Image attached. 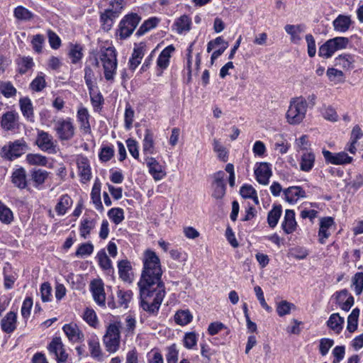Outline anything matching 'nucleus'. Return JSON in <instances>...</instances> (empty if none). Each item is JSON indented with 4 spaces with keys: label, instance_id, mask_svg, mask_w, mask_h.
Here are the masks:
<instances>
[{
    "label": "nucleus",
    "instance_id": "f257e3e1",
    "mask_svg": "<svg viewBox=\"0 0 363 363\" xmlns=\"http://www.w3.org/2000/svg\"><path fill=\"white\" fill-rule=\"evenodd\" d=\"M162 274L160 258L154 251L146 250L143 255V269L138 285L141 307L151 314L158 312L165 295Z\"/></svg>",
    "mask_w": 363,
    "mask_h": 363
},
{
    "label": "nucleus",
    "instance_id": "f03ea898",
    "mask_svg": "<svg viewBox=\"0 0 363 363\" xmlns=\"http://www.w3.org/2000/svg\"><path fill=\"white\" fill-rule=\"evenodd\" d=\"M89 61L96 67H99L100 61L104 68L105 79L107 81L113 80L117 69L116 52L113 47L101 48L99 57H89Z\"/></svg>",
    "mask_w": 363,
    "mask_h": 363
},
{
    "label": "nucleus",
    "instance_id": "7ed1b4c3",
    "mask_svg": "<svg viewBox=\"0 0 363 363\" xmlns=\"http://www.w3.org/2000/svg\"><path fill=\"white\" fill-rule=\"evenodd\" d=\"M307 109L308 104L306 98L303 96L292 98L286 113L287 123L294 125L302 123L306 118Z\"/></svg>",
    "mask_w": 363,
    "mask_h": 363
},
{
    "label": "nucleus",
    "instance_id": "20e7f679",
    "mask_svg": "<svg viewBox=\"0 0 363 363\" xmlns=\"http://www.w3.org/2000/svg\"><path fill=\"white\" fill-rule=\"evenodd\" d=\"M121 326L120 321H115L107 326L103 340L106 351L110 353H114L119 349Z\"/></svg>",
    "mask_w": 363,
    "mask_h": 363
},
{
    "label": "nucleus",
    "instance_id": "39448f33",
    "mask_svg": "<svg viewBox=\"0 0 363 363\" xmlns=\"http://www.w3.org/2000/svg\"><path fill=\"white\" fill-rule=\"evenodd\" d=\"M28 149L27 143L23 138L10 141L4 145L0 151L1 157L6 160L13 161L26 152Z\"/></svg>",
    "mask_w": 363,
    "mask_h": 363
},
{
    "label": "nucleus",
    "instance_id": "423d86ee",
    "mask_svg": "<svg viewBox=\"0 0 363 363\" xmlns=\"http://www.w3.org/2000/svg\"><path fill=\"white\" fill-rule=\"evenodd\" d=\"M141 21V17L136 13L126 14L121 20L116 31V35L121 40L129 38Z\"/></svg>",
    "mask_w": 363,
    "mask_h": 363
},
{
    "label": "nucleus",
    "instance_id": "0eeeda50",
    "mask_svg": "<svg viewBox=\"0 0 363 363\" xmlns=\"http://www.w3.org/2000/svg\"><path fill=\"white\" fill-rule=\"evenodd\" d=\"M54 130L61 141L71 140L75 135V126L70 118H60L55 123Z\"/></svg>",
    "mask_w": 363,
    "mask_h": 363
},
{
    "label": "nucleus",
    "instance_id": "6e6552de",
    "mask_svg": "<svg viewBox=\"0 0 363 363\" xmlns=\"http://www.w3.org/2000/svg\"><path fill=\"white\" fill-rule=\"evenodd\" d=\"M325 161L328 164L335 165H344L352 163L353 158L345 152L333 153L329 150L323 149L322 151Z\"/></svg>",
    "mask_w": 363,
    "mask_h": 363
},
{
    "label": "nucleus",
    "instance_id": "1a4fd4ad",
    "mask_svg": "<svg viewBox=\"0 0 363 363\" xmlns=\"http://www.w3.org/2000/svg\"><path fill=\"white\" fill-rule=\"evenodd\" d=\"M35 143L44 152L49 153L56 152V145L53 141V138L47 132L43 130L38 131Z\"/></svg>",
    "mask_w": 363,
    "mask_h": 363
},
{
    "label": "nucleus",
    "instance_id": "9d476101",
    "mask_svg": "<svg viewBox=\"0 0 363 363\" xmlns=\"http://www.w3.org/2000/svg\"><path fill=\"white\" fill-rule=\"evenodd\" d=\"M48 350L53 354L58 363L65 362L67 359V354L65 352L64 345L60 337H55L48 346Z\"/></svg>",
    "mask_w": 363,
    "mask_h": 363
},
{
    "label": "nucleus",
    "instance_id": "9b49d317",
    "mask_svg": "<svg viewBox=\"0 0 363 363\" xmlns=\"http://www.w3.org/2000/svg\"><path fill=\"white\" fill-rule=\"evenodd\" d=\"M145 162L149 169V173L152 176L155 181H160L166 176V172L164 167L156 160L155 158L147 157L145 159Z\"/></svg>",
    "mask_w": 363,
    "mask_h": 363
},
{
    "label": "nucleus",
    "instance_id": "f8f14e48",
    "mask_svg": "<svg viewBox=\"0 0 363 363\" xmlns=\"http://www.w3.org/2000/svg\"><path fill=\"white\" fill-rule=\"evenodd\" d=\"M79 175L83 183L89 182L91 178V167L89 160L84 156H79L77 159Z\"/></svg>",
    "mask_w": 363,
    "mask_h": 363
},
{
    "label": "nucleus",
    "instance_id": "ddd939ff",
    "mask_svg": "<svg viewBox=\"0 0 363 363\" xmlns=\"http://www.w3.org/2000/svg\"><path fill=\"white\" fill-rule=\"evenodd\" d=\"M90 287L94 300L99 306H104L106 303V295L104 289V284L101 280H94L91 281Z\"/></svg>",
    "mask_w": 363,
    "mask_h": 363
},
{
    "label": "nucleus",
    "instance_id": "4468645a",
    "mask_svg": "<svg viewBox=\"0 0 363 363\" xmlns=\"http://www.w3.org/2000/svg\"><path fill=\"white\" fill-rule=\"evenodd\" d=\"M175 48L172 45H168L166 47L159 55V57L157 60V66L159 69H160V72L157 74V75H161L163 72V70L166 69L169 65V60L174 52Z\"/></svg>",
    "mask_w": 363,
    "mask_h": 363
},
{
    "label": "nucleus",
    "instance_id": "2eb2a0df",
    "mask_svg": "<svg viewBox=\"0 0 363 363\" xmlns=\"http://www.w3.org/2000/svg\"><path fill=\"white\" fill-rule=\"evenodd\" d=\"M255 174L257 181L259 184L267 185L272 176V170L269 164L267 162L259 163L255 169Z\"/></svg>",
    "mask_w": 363,
    "mask_h": 363
},
{
    "label": "nucleus",
    "instance_id": "dca6fc26",
    "mask_svg": "<svg viewBox=\"0 0 363 363\" xmlns=\"http://www.w3.org/2000/svg\"><path fill=\"white\" fill-rule=\"evenodd\" d=\"M1 330L8 334L12 333L17 326V314L13 311H10L1 320Z\"/></svg>",
    "mask_w": 363,
    "mask_h": 363
},
{
    "label": "nucleus",
    "instance_id": "f3484780",
    "mask_svg": "<svg viewBox=\"0 0 363 363\" xmlns=\"http://www.w3.org/2000/svg\"><path fill=\"white\" fill-rule=\"evenodd\" d=\"M335 224L332 217H324L320 220V228L318 231L319 242L325 244L326 239L330 235L329 229Z\"/></svg>",
    "mask_w": 363,
    "mask_h": 363
},
{
    "label": "nucleus",
    "instance_id": "a211bd4d",
    "mask_svg": "<svg viewBox=\"0 0 363 363\" xmlns=\"http://www.w3.org/2000/svg\"><path fill=\"white\" fill-rule=\"evenodd\" d=\"M18 114L14 111H7L1 118V125L4 130H12L16 128L18 120Z\"/></svg>",
    "mask_w": 363,
    "mask_h": 363
},
{
    "label": "nucleus",
    "instance_id": "6ab92c4d",
    "mask_svg": "<svg viewBox=\"0 0 363 363\" xmlns=\"http://www.w3.org/2000/svg\"><path fill=\"white\" fill-rule=\"evenodd\" d=\"M145 47L146 45L144 43H140L134 48L132 56L129 60V67L130 69L135 70L140 64L141 60L145 55Z\"/></svg>",
    "mask_w": 363,
    "mask_h": 363
},
{
    "label": "nucleus",
    "instance_id": "aec40b11",
    "mask_svg": "<svg viewBox=\"0 0 363 363\" xmlns=\"http://www.w3.org/2000/svg\"><path fill=\"white\" fill-rule=\"evenodd\" d=\"M281 226L286 234H291L296 230L297 223L295 220V213L293 210L288 209L286 211Z\"/></svg>",
    "mask_w": 363,
    "mask_h": 363
},
{
    "label": "nucleus",
    "instance_id": "412c9836",
    "mask_svg": "<svg viewBox=\"0 0 363 363\" xmlns=\"http://www.w3.org/2000/svg\"><path fill=\"white\" fill-rule=\"evenodd\" d=\"M63 330L68 339L72 342H79L84 340V335L76 324H66L63 327Z\"/></svg>",
    "mask_w": 363,
    "mask_h": 363
},
{
    "label": "nucleus",
    "instance_id": "4be33fe9",
    "mask_svg": "<svg viewBox=\"0 0 363 363\" xmlns=\"http://www.w3.org/2000/svg\"><path fill=\"white\" fill-rule=\"evenodd\" d=\"M191 18L187 15H182L175 20L173 28L177 33L182 34L191 29Z\"/></svg>",
    "mask_w": 363,
    "mask_h": 363
},
{
    "label": "nucleus",
    "instance_id": "5701e85b",
    "mask_svg": "<svg viewBox=\"0 0 363 363\" xmlns=\"http://www.w3.org/2000/svg\"><path fill=\"white\" fill-rule=\"evenodd\" d=\"M285 199L287 202L293 203L298 198L306 197L305 191L299 186H291L284 191Z\"/></svg>",
    "mask_w": 363,
    "mask_h": 363
},
{
    "label": "nucleus",
    "instance_id": "b1692460",
    "mask_svg": "<svg viewBox=\"0 0 363 363\" xmlns=\"http://www.w3.org/2000/svg\"><path fill=\"white\" fill-rule=\"evenodd\" d=\"M77 121L80 125V129L84 133H91V126L89 124V114L86 108L82 107L77 111Z\"/></svg>",
    "mask_w": 363,
    "mask_h": 363
},
{
    "label": "nucleus",
    "instance_id": "393cba45",
    "mask_svg": "<svg viewBox=\"0 0 363 363\" xmlns=\"http://www.w3.org/2000/svg\"><path fill=\"white\" fill-rule=\"evenodd\" d=\"M344 323V318L341 317L338 313H335L330 315L327 326L335 333L339 334L342 330Z\"/></svg>",
    "mask_w": 363,
    "mask_h": 363
},
{
    "label": "nucleus",
    "instance_id": "a878e982",
    "mask_svg": "<svg viewBox=\"0 0 363 363\" xmlns=\"http://www.w3.org/2000/svg\"><path fill=\"white\" fill-rule=\"evenodd\" d=\"M20 109L22 114L28 121H34L33 107L30 99L28 97H23L19 100Z\"/></svg>",
    "mask_w": 363,
    "mask_h": 363
},
{
    "label": "nucleus",
    "instance_id": "bb28decb",
    "mask_svg": "<svg viewBox=\"0 0 363 363\" xmlns=\"http://www.w3.org/2000/svg\"><path fill=\"white\" fill-rule=\"evenodd\" d=\"M12 183L19 189H25L27 186L26 170L23 168L16 169L11 177Z\"/></svg>",
    "mask_w": 363,
    "mask_h": 363
},
{
    "label": "nucleus",
    "instance_id": "cd10ccee",
    "mask_svg": "<svg viewBox=\"0 0 363 363\" xmlns=\"http://www.w3.org/2000/svg\"><path fill=\"white\" fill-rule=\"evenodd\" d=\"M335 65L340 66L345 70H350L354 67V57L350 54L340 55L335 58Z\"/></svg>",
    "mask_w": 363,
    "mask_h": 363
},
{
    "label": "nucleus",
    "instance_id": "c85d7f7f",
    "mask_svg": "<svg viewBox=\"0 0 363 363\" xmlns=\"http://www.w3.org/2000/svg\"><path fill=\"white\" fill-rule=\"evenodd\" d=\"M117 18L118 16L112 13L110 11H106L105 9L100 15V21L102 30L106 32L109 31L112 28L115 20Z\"/></svg>",
    "mask_w": 363,
    "mask_h": 363
},
{
    "label": "nucleus",
    "instance_id": "c756f323",
    "mask_svg": "<svg viewBox=\"0 0 363 363\" xmlns=\"http://www.w3.org/2000/svg\"><path fill=\"white\" fill-rule=\"evenodd\" d=\"M351 19L348 16L339 15L333 22L334 29L337 31L344 33L347 31L350 25Z\"/></svg>",
    "mask_w": 363,
    "mask_h": 363
},
{
    "label": "nucleus",
    "instance_id": "7c9ffc66",
    "mask_svg": "<svg viewBox=\"0 0 363 363\" xmlns=\"http://www.w3.org/2000/svg\"><path fill=\"white\" fill-rule=\"evenodd\" d=\"M315 159V155L312 152L303 153L301 157L300 169L303 172L311 170L314 166Z\"/></svg>",
    "mask_w": 363,
    "mask_h": 363
},
{
    "label": "nucleus",
    "instance_id": "2f4dec72",
    "mask_svg": "<svg viewBox=\"0 0 363 363\" xmlns=\"http://www.w3.org/2000/svg\"><path fill=\"white\" fill-rule=\"evenodd\" d=\"M284 30L290 35L291 41L296 44L298 43L301 39L299 33L304 31L303 26L301 25L287 24L284 26Z\"/></svg>",
    "mask_w": 363,
    "mask_h": 363
},
{
    "label": "nucleus",
    "instance_id": "473e14b6",
    "mask_svg": "<svg viewBox=\"0 0 363 363\" xmlns=\"http://www.w3.org/2000/svg\"><path fill=\"white\" fill-rule=\"evenodd\" d=\"M118 268L120 278L124 281H130L132 269L130 262L127 259L121 260L118 262Z\"/></svg>",
    "mask_w": 363,
    "mask_h": 363
},
{
    "label": "nucleus",
    "instance_id": "72a5a7b5",
    "mask_svg": "<svg viewBox=\"0 0 363 363\" xmlns=\"http://www.w3.org/2000/svg\"><path fill=\"white\" fill-rule=\"evenodd\" d=\"M155 143L153 134L150 130L146 129L144 139L143 140V152L144 154L152 155L154 153Z\"/></svg>",
    "mask_w": 363,
    "mask_h": 363
},
{
    "label": "nucleus",
    "instance_id": "f704fd0d",
    "mask_svg": "<svg viewBox=\"0 0 363 363\" xmlns=\"http://www.w3.org/2000/svg\"><path fill=\"white\" fill-rule=\"evenodd\" d=\"M337 50L336 45L333 41V39L327 40L323 45H322L318 51V55L320 57L325 58L330 57Z\"/></svg>",
    "mask_w": 363,
    "mask_h": 363
},
{
    "label": "nucleus",
    "instance_id": "c9c22d12",
    "mask_svg": "<svg viewBox=\"0 0 363 363\" xmlns=\"http://www.w3.org/2000/svg\"><path fill=\"white\" fill-rule=\"evenodd\" d=\"M72 200L67 194L62 195L55 206V211L59 216L65 215L72 206Z\"/></svg>",
    "mask_w": 363,
    "mask_h": 363
},
{
    "label": "nucleus",
    "instance_id": "e433bc0d",
    "mask_svg": "<svg viewBox=\"0 0 363 363\" xmlns=\"http://www.w3.org/2000/svg\"><path fill=\"white\" fill-rule=\"evenodd\" d=\"M193 316L189 310L178 311L174 315V321L179 325H186L192 320Z\"/></svg>",
    "mask_w": 363,
    "mask_h": 363
},
{
    "label": "nucleus",
    "instance_id": "4c0bfd02",
    "mask_svg": "<svg viewBox=\"0 0 363 363\" xmlns=\"http://www.w3.org/2000/svg\"><path fill=\"white\" fill-rule=\"evenodd\" d=\"M16 63L18 65V71L21 74L26 73L34 66L33 58L30 57H19L16 60Z\"/></svg>",
    "mask_w": 363,
    "mask_h": 363
},
{
    "label": "nucleus",
    "instance_id": "58836bf2",
    "mask_svg": "<svg viewBox=\"0 0 363 363\" xmlns=\"http://www.w3.org/2000/svg\"><path fill=\"white\" fill-rule=\"evenodd\" d=\"M13 15L16 18L23 21H30L34 17V14L31 11L22 6H18L14 9Z\"/></svg>",
    "mask_w": 363,
    "mask_h": 363
},
{
    "label": "nucleus",
    "instance_id": "ea45409f",
    "mask_svg": "<svg viewBox=\"0 0 363 363\" xmlns=\"http://www.w3.org/2000/svg\"><path fill=\"white\" fill-rule=\"evenodd\" d=\"M295 309L296 306L294 303L285 300L278 302L276 306L277 313L280 317L289 314L291 310Z\"/></svg>",
    "mask_w": 363,
    "mask_h": 363
},
{
    "label": "nucleus",
    "instance_id": "a19ab883",
    "mask_svg": "<svg viewBox=\"0 0 363 363\" xmlns=\"http://www.w3.org/2000/svg\"><path fill=\"white\" fill-rule=\"evenodd\" d=\"M359 313V309L358 308H355L347 317V329L350 333H354L357 330Z\"/></svg>",
    "mask_w": 363,
    "mask_h": 363
},
{
    "label": "nucleus",
    "instance_id": "79ce46f5",
    "mask_svg": "<svg viewBox=\"0 0 363 363\" xmlns=\"http://www.w3.org/2000/svg\"><path fill=\"white\" fill-rule=\"evenodd\" d=\"M281 206H275L268 213L267 216V223L271 228H274L280 218L281 215Z\"/></svg>",
    "mask_w": 363,
    "mask_h": 363
},
{
    "label": "nucleus",
    "instance_id": "37998d69",
    "mask_svg": "<svg viewBox=\"0 0 363 363\" xmlns=\"http://www.w3.org/2000/svg\"><path fill=\"white\" fill-rule=\"evenodd\" d=\"M26 162L30 165L45 167L48 160L45 156L40 154L29 153L26 155Z\"/></svg>",
    "mask_w": 363,
    "mask_h": 363
},
{
    "label": "nucleus",
    "instance_id": "c03bdc74",
    "mask_svg": "<svg viewBox=\"0 0 363 363\" xmlns=\"http://www.w3.org/2000/svg\"><path fill=\"white\" fill-rule=\"evenodd\" d=\"M159 23V19L153 17L150 18L143 22L137 30L136 35L138 36L143 35L151 29L155 28Z\"/></svg>",
    "mask_w": 363,
    "mask_h": 363
},
{
    "label": "nucleus",
    "instance_id": "a18cd8bd",
    "mask_svg": "<svg viewBox=\"0 0 363 363\" xmlns=\"http://www.w3.org/2000/svg\"><path fill=\"white\" fill-rule=\"evenodd\" d=\"M69 57L72 60V63L77 64L79 62L83 57L82 47L78 44L71 45Z\"/></svg>",
    "mask_w": 363,
    "mask_h": 363
},
{
    "label": "nucleus",
    "instance_id": "49530a36",
    "mask_svg": "<svg viewBox=\"0 0 363 363\" xmlns=\"http://www.w3.org/2000/svg\"><path fill=\"white\" fill-rule=\"evenodd\" d=\"M213 150L217 153L218 159L223 162L228 160V152L226 148L216 139L213 140Z\"/></svg>",
    "mask_w": 363,
    "mask_h": 363
},
{
    "label": "nucleus",
    "instance_id": "de8ad7c7",
    "mask_svg": "<svg viewBox=\"0 0 363 363\" xmlns=\"http://www.w3.org/2000/svg\"><path fill=\"white\" fill-rule=\"evenodd\" d=\"M352 287L356 295H360L363 291V272H357L352 279Z\"/></svg>",
    "mask_w": 363,
    "mask_h": 363
},
{
    "label": "nucleus",
    "instance_id": "09e8293b",
    "mask_svg": "<svg viewBox=\"0 0 363 363\" xmlns=\"http://www.w3.org/2000/svg\"><path fill=\"white\" fill-rule=\"evenodd\" d=\"M0 91L6 98H10L16 94V89L10 82H0Z\"/></svg>",
    "mask_w": 363,
    "mask_h": 363
},
{
    "label": "nucleus",
    "instance_id": "8fccbe9b",
    "mask_svg": "<svg viewBox=\"0 0 363 363\" xmlns=\"http://www.w3.org/2000/svg\"><path fill=\"white\" fill-rule=\"evenodd\" d=\"M83 319L86 323L93 328H96L99 323L95 311L93 309L89 308L84 311L83 314Z\"/></svg>",
    "mask_w": 363,
    "mask_h": 363
},
{
    "label": "nucleus",
    "instance_id": "3c124183",
    "mask_svg": "<svg viewBox=\"0 0 363 363\" xmlns=\"http://www.w3.org/2000/svg\"><path fill=\"white\" fill-rule=\"evenodd\" d=\"M13 220V216L12 211L0 202V220L5 224H9Z\"/></svg>",
    "mask_w": 363,
    "mask_h": 363
},
{
    "label": "nucleus",
    "instance_id": "603ef678",
    "mask_svg": "<svg viewBox=\"0 0 363 363\" xmlns=\"http://www.w3.org/2000/svg\"><path fill=\"white\" fill-rule=\"evenodd\" d=\"M108 216L110 219L116 224L118 225L124 219V212L122 208H113L108 212Z\"/></svg>",
    "mask_w": 363,
    "mask_h": 363
},
{
    "label": "nucleus",
    "instance_id": "864d4df0",
    "mask_svg": "<svg viewBox=\"0 0 363 363\" xmlns=\"http://www.w3.org/2000/svg\"><path fill=\"white\" fill-rule=\"evenodd\" d=\"M46 86L44 74L40 72L30 83V88L35 91H42Z\"/></svg>",
    "mask_w": 363,
    "mask_h": 363
},
{
    "label": "nucleus",
    "instance_id": "5fc2aeb1",
    "mask_svg": "<svg viewBox=\"0 0 363 363\" xmlns=\"http://www.w3.org/2000/svg\"><path fill=\"white\" fill-rule=\"evenodd\" d=\"M96 257L99 264L102 269L107 270L112 268L111 260L108 258L104 250H100L97 253Z\"/></svg>",
    "mask_w": 363,
    "mask_h": 363
},
{
    "label": "nucleus",
    "instance_id": "6e6d98bb",
    "mask_svg": "<svg viewBox=\"0 0 363 363\" xmlns=\"http://www.w3.org/2000/svg\"><path fill=\"white\" fill-rule=\"evenodd\" d=\"M124 0H111L109 2V7L106 10L110 11L112 13L118 17L124 8Z\"/></svg>",
    "mask_w": 363,
    "mask_h": 363
},
{
    "label": "nucleus",
    "instance_id": "4d7b16f0",
    "mask_svg": "<svg viewBox=\"0 0 363 363\" xmlns=\"http://www.w3.org/2000/svg\"><path fill=\"white\" fill-rule=\"evenodd\" d=\"M95 223L93 220L84 219L80 225V235L86 239L89 235L91 230L94 228Z\"/></svg>",
    "mask_w": 363,
    "mask_h": 363
},
{
    "label": "nucleus",
    "instance_id": "13d9d810",
    "mask_svg": "<svg viewBox=\"0 0 363 363\" xmlns=\"http://www.w3.org/2000/svg\"><path fill=\"white\" fill-rule=\"evenodd\" d=\"M198 337L194 332H189L185 333L183 342L186 349L191 350L196 346Z\"/></svg>",
    "mask_w": 363,
    "mask_h": 363
},
{
    "label": "nucleus",
    "instance_id": "bf43d9fd",
    "mask_svg": "<svg viewBox=\"0 0 363 363\" xmlns=\"http://www.w3.org/2000/svg\"><path fill=\"white\" fill-rule=\"evenodd\" d=\"M133 293L130 290L118 291V303L121 306L128 307V303L130 301Z\"/></svg>",
    "mask_w": 363,
    "mask_h": 363
},
{
    "label": "nucleus",
    "instance_id": "052dcab7",
    "mask_svg": "<svg viewBox=\"0 0 363 363\" xmlns=\"http://www.w3.org/2000/svg\"><path fill=\"white\" fill-rule=\"evenodd\" d=\"M89 347L92 357L101 359L102 352L99 342L96 340H90L89 342Z\"/></svg>",
    "mask_w": 363,
    "mask_h": 363
},
{
    "label": "nucleus",
    "instance_id": "680f3d73",
    "mask_svg": "<svg viewBox=\"0 0 363 363\" xmlns=\"http://www.w3.org/2000/svg\"><path fill=\"white\" fill-rule=\"evenodd\" d=\"M94 251V245L90 243H83L79 246L77 248L75 255L77 257H84L87 255H90Z\"/></svg>",
    "mask_w": 363,
    "mask_h": 363
},
{
    "label": "nucleus",
    "instance_id": "e2e57ef3",
    "mask_svg": "<svg viewBox=\"0 0 363 363\" xmlns=\"http://www.w3.org/2000/svg\"><path fill=\"white\" fill-rule=\"evenodd\" d=\"M32 179L35 183L40 185L45 182L48 176V172L45 170L38 169L32 172Z\"/></svg>",
    "mask_w": 363,
    "mask_h": 363
},
{
    "label": "nucleus",
    "instance_id": "0e129e2a",
    "mask_svg": "<svg viewBox=\"0 0 363 363\" xmlns=\"http://www.w3.org/2000/svg\"><path fill=\"white\" fill-rule=\"evenodd\" d=\"M212 196L216 199H221L225 194V184L224 183L212 184Z\"/></svg>",
    "mask_w": 363,
    "mask_h": 363
},
{
    "label": "nucleus",
    "instance_id": "69168bd1",
    "mask_svg": "<svg viewBox=\"0 0 363 363\" xmlns=\"http://www.w3.org/2000/svg\"><path fill=\"white\" fill-rule=\"evenodd\" d=\"M94 73L89 66L84 68V80L89 91L93 89L94 85Z\"/></svg>",
    "mask_w": 363,
    "mask_h": 363
},
{
    "label": "nucleus",
    "instance_id": "338daca9",
    "mask_svg": "<svg viewBox=\"0 0 363 363\" xmlns=\"http://www.w3.org/2000/svg\"><path fill=\"white\" fill-rule=\"evenodd\" d=\"M179 352L175 344L168 347L166 359L167 363H177L178 361Z\"/></svg>",
    "mask_w": 363,
    "mask_h": 363
},
{
    "label": "nucleus",
    "instance_id": "774afa93",
    "mask_svg": "<svg viewBox=\"0 0 363 363\" xmlns=\"http://www.w3.org/2000/svg\"><path fill=\"white\" fill-rule=\"evenodd\" d=\"M44 41V36L41 34H37L33 37L31 44L35 52L37 53L42 52Z\"/></svg>",
    "mask_w": 363,
    "mask_h": 363
}]
</instances>
